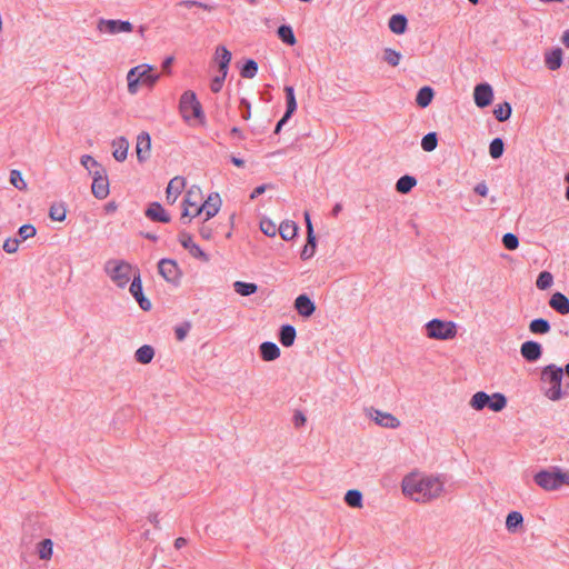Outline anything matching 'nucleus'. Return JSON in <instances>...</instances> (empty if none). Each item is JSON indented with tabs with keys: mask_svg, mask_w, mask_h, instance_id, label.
<instances>
[{
	"mask_svg": "<svg viewBox=\"0 0 569 569\" xmlns=\"http://www.w3.org/2000/svg\"><path fill=\"white\" fill-rule=\"evenodd\" d=\"M402 493L416 502L427 503L445 492V480L440 476L410 473L401 483Z\"/></svg>",
	"mask_w": 569,
	"mask_h": 569,
	"instance_id": "obj_1",
	"label": "nucleus"
},
{
	"mask_svg": "<svg viewBox=\"0 0 569 569\" xmlns=\"http://www.w3.org/2000/svg\"><path fill=\"white\" fill-rule=\"evenodd\" d=\"M152 70L153 67L147 63L131 68L127 73L128 92L137 94L140 84L152 88L160 78V74L152 73Z\"/></svg>",
	"mask_w": 569,
	"mask_h": 569,
	"instance_id": "obj_2",
	"label": "nucleus"
},
{
	"mask_svg": "<svg viewBox=\"0 0 569 569\" xmlns=\"http://www.w3.org/2000/svg\"><path fill=\"white\" fill-rule=\"evenodd\" d=\"M103 270L110 280L120 289L126 288L133 278V273L139 271L129 262L121 259L108 260L103 266Z\"/></svg>",
	"mask_w": 569,
	"mask_h": 569,
	"instance_id": "obj_3",
	"label": "nucleus"
},
{
	"mask_svg": "<svg viewBox=\"0 0 569 569\" xmlns=\"http://www.w3.org/2000/svg\"><path fill=\"white\" fill-rule=\"evenodd\" d=\"M563 378V369L556 366L549 365L541 371V380L549 387L545 390V396L552 400H560L563 396L561 390V381Z\"/></svg>",
	"mask_w": 569,
	"mask_h": 569,
	"instance_id": "obj_4",
	"label": "nucleus"
},
{
	"mask_svg": "<svg viewBox=\"0 0 569 569\" xmlns=\"http://www.w3.org/2000/svg\"><path fill=\"white\" fill-rule=\"evenodd\" d=\"M469 406L477 411L489 408L493 412H500L507 407V398L500 392L488 395L485 391H478L469 400Z\"/></svg>",
	"mask_w": 569,
	"mask_h": 569,
	"instance_id": "obj_5",
	"label": "nucleus"
},
{
	"mask_svg": "<svg viewBox=\"0 0 569 569\" xmlns=\"http://www.w3.org/2000/svg\"><path fill=\"white\" fill-rule=\"evenodd\" d=\"M426 335L430 339L450 340L457 335V325L452 321L432 319L426 323Z\"/></svg>",
	"mask_w": 569,
	"mask_h": 569,
	"instance_id": "obj_6",
	"label": "nucleus"
},
{
	"mask_svg": "<svg viewBox=\"0 0 569 569\" xmlns=\"http://www.w3.org/2000/svg\"><path fill=\"white\" fill-rule=\"evenodd\" d=\"M180 112L184 120H190L191 118L199 119L201 122L204 120L202 107L196 93L190 90L183 92L180 98Z\"/></svg>",
	"mask_w": 569,
	"mask_h": 569,
	"instance_id": "obj_7",
	"label": "nucleus"
},
{
	"mask_svg": "<svg viewBox=\"0 0 569 569\" xmlns=\"http://www.w3.org/2000/svg\"><path fill=\"white\" fill-rule=\"evenodd\" d=\"M97 30L111 36L129 33L133 30V24L124 20L100 19L97 23Z\"/></svg>",
	"mask_w": 569,
	"mask_h": 569,
	"instance_id": "obj_8",
	"label": "nucleus"
},
{
	"mask_svg": "<svg viewBox=\"0 0 569 569\" xmlns=\"http://www.w3.org/2000/svg\"><path fill=\"white\" fill-rule=\"evenodd\" d=\"M201 189L197 186H192L184 196L181 219L184 220L186 218L191 219L198 217V214H194V210L197 207L201 206Z\"/></svg>",
	"mask_w": 569,
	"mask_h": 569,
	"instance_id": "obj_9",
	"label": "nucleus"
},
{
	"mask_svg": "<svg viewBox=\"0 0 569 569\" xmlns=\"http://www.w3.org/2000/svg\"><path fill=\"white\" fill-rule=\"evenodd\" d=\"M92 178V194L100 200L107 198L109 194V181L104 169L102 168L101 170H94Z\"/></svg>",
	"mask_w": 569,
	"mask_h": 569,
	"instance_id": "obj_10",
	"label": "nucleus"
},
{
	"mask_svg": "<svg viewBox=\"0 0 569 569\" xmlns=\"http://www.w3.org/2000/svg\"><path fill=\"white\" fill-rule=\"evenodd\" d=\"M533 479L535 482L543 490L550 491L560 488L559 470L556 472L549 470H541L535 475Z\"/></svg>",
	"mask_w": 569,
	"mask_h": 569,
	"instance_id": "obj_11",
	"label": "nucleus"
},
{
	"mask_svg": "<svg viewBox=\"0 0 569 569\" xmlns=\"http://www.w3.org/2000/svg\"><path fill=\"white\" fill-rule=\"evenodd\" d=\"M129 291L132 295V297L137 300L142 310L148 311L151 309V302L143 296L142 292V281L139 271H136L133 273Z\"/></svg>",
	"mask_w": 569,
	"mask_h": 569,
	"instance_id": "obj_12",
	"label": "nucleus"
},
{
	"mask_svg": "<svg viewBox=\"0 0 569 569\" xmlns=\"http://www.w3.org/2000/svg\"><path fill=\"white\" fill-rule=\"evenodd\" d=\"M159 273L168 282L176 283L179 281L181 272L177 262L172 259H161L158 263Z\"/></svg>",
	"mask_w": 569,
	"mask_h": 569,
	"instance_id": "obj_13",
	"label": "nucleus"
},
{
	"mask_svg": "<svg viewBox=\"0 0 569 569\" xmlns=\"http://www.w3.org/2000/svg\"><path fill=\"white\" fill-rule=\"evenodd\" d=\"M368 417L371 418L377 425L396 429L400 426V421L393 415L389 412H383L375 408L368 409Z\"/></svg>",
	"mask_w": 569,
	"mask_h": 569,
	"instance_id": "obj_14",
	"label": "nucleus"
},
{
	"mask_svg": "<svg viewBox=\"0 0 569 569\" xmlns=\"http://www.w3.org/2000/svg\"><path fill=\"white\" fill-rule=\"evenodd\" d=\"M136 153L139 162H146L150 158L151 153V138L146 131L140 132L137 136Z\"/></svg>",
	"mask_w": 569,
	"mask_h": 569,
	"instance_id": "obj_15",
	"label": "nucleus"
},
{
	"mask_svg": "<svg viewBox=\"0 0 569 569\" xmlns=\"http://www.w3.org/2000/svg\"><path fill=\"white\" fill-rule=\"evenodd\" d=\"M220 204L221 200L219 194H214V197L209 196V198L203 203H201L200 207H197L194 214L201 216L204 213V221H208L219 212Z\"/></svg>",
	"mask_w": 569,
	"mask_h": 569,
	"instance_id": "obj_16",
	"label": "nucleus"
},
{
	"mask_svg": "<svg viewBox=\"0 0 569 569\" xmlns=\"http://www.w3.org/2000/svg\"><path fill=\"white\" fill-rule=\"evenodd\" d=\"M475 103L479 108L488 107L493 99V91L489 83H480L476 86L473 91Z\"/></svg>",
	"mask_w": 569,
	"mask_h": 569,
	"instance_id": "obj_17",
	"label": "nucleus"
},
{
	"mask_svg": "<svg viewBox=\"0 0 569 569\" xmlns=\"http://www.w3.org/2000/svg\"><path fill=\"white\" fill-rule=\"evenodd\" d=\"M305 220L307 224V244L301 251V259L308 260L313 257L316 251V236L313 233V227L308 212H305Z\"/></svg>",
	"mask_w": 569,
	"mask_h": 569,
	"instance_id": "obj_18",
	"label": "nucleus"
},
{
	"mask_svg": "<svg viewBox=\"0 0 569 569\" xmlns=\"http://www.w3.org/2000/svg\"><path fill=\"white\" fill-rule=\"evenodd\" d=\"M179 241L181 246L184 249H187L192 257L201 259L204 262L209 261V257L201 250V248L198 244L193 242L191 234L187 232H181L179 234Z\"/></svg>",
	"mask_w": 569,
	"mask_h": 569,
	"instance_id": "obj_19",
	"label": "nucleus"
},
{
	"mask_svg": "<svg viewBox=\"0 0 569 569\" xmlns=\"http://www.w3.org/2000/svg\"><path fill=\"white\" fill-rule=\"evenodd\" d=\"M186 187V179L177 176L172 178L166 190V198L169 203H174Z\"/></svg>",
	"mask_w": 569,
	"mask_h": 569,
	"instance_id": "obj_20",
	"label": "nucleus"
},
{
	"mask_svg": "<svg viewBox=\"0 0 569 569\" xmlns=\"http://www.w3.org/2000/svg\"><path fill=\"white\" fill-rule=\"evenodd\" d=\"M520 353L527 361L533 362L541 357L542 348L536 341H526L521 345Z\"/></svg>",
	"mask_w": 569,
	"mask_h": 569,
	"instance_id": "obj_21",
	"label": "nucleus"
},
{
	"mask_svg": "<svg viewBox=\"0 0 569 569\" xmlns=\"http://www.w3.org/2000/svg\"><path fill=\"white\" fill-rule=\"evenodd\" d=\"M129 146V141L124 137L113 139L111 142L113 158L119 162H123L128 157Z\"/></svg>",
	"mask_w": 569,
	"mask_h": 569,
	"instance_id": "obj_22",
	"label": "nucleus"
},
{
	"mask_svg": "<svg viewBox=\"0 0 569 569\" xmlns=\"http://www.w3.org/2000/svg\"><path fill=\"white\" fill-rule=\"evenodd\" d=\"M295 308L300 316L306 318L310 317L316 310L315 303L307 295H300L296 298Z\"/></svg>",
	"mask_w": 569,
	"mask_h": 569,
	"instance_id": "obj_23",
	"label": "nucleus"
},
{
	"mask_svg": "<svg viewBox=\"0 0 569 569\" xmlns=\"http://www.w3.org/2000/svg\"><path fill=\"white\" fill-rule=\"evenodd\" d=\"M549 306L560 315L569 313V299L561 292H555L551 296Z\"/></svg>",
	"mask_w": 569,
	"mask_h": 569,
	"instance_id": "obj_24",
	"label": "nucleus"
},
{
	"mask_svg": "<svg viewBox=\"0 0 569 569\" xmlns=\"http://www.w3.org/2000/svg\"><path fill=\"white\" fill-rule=\"evenodd\" d=\"M562 50L560 48H555L550 51H547L545 53V64L546 67L551 70H558L562 64Z\"/></svg>",
	"mask_w": 569,
	"mask_h": 569,
	"instance_id": "obj_25",
	"label": "nucleus"
},
{
	"mask_svg": "<svg viewBox=\"0 0 569 569\" xmlns=\"http://www.w3.org/2000/svg\"><path fill=\"white\" fill-rule=\"evenodd\" d=\"M146 216L153 220L159 222H169L170 217L166 212V210L162 208V206L158 202L151 203L148 209L146 210Z\"/></svg>",
	"mask_w": 569,
	"mask_h": 569,
	"instance_id": "obj_26",
	"label": "nucleus"
},
{
	"mask_svg": "<svg viewBox=\"0 0 569 569\" xmlns=\"http://www.w3.org/2000/svg\"><path fill=\"white\" fill-rule=\"evenodd\" d=\"M216 60L218 61L219 73L227 74L231 61V52L224 46H219L216 49Z\"/></svg>",
	"mask_w": 569,
	"mask_h": 569,
	"instance_id": "obj_27",
	"label": "nucleus"
},
{
	"mask_svg": "<svg viewBox=\"0 0 569 569\" xmlns=\"http://www.w3.org/2000/svg\"><path fill=\"white\" fill-rule=\"evenodd\" d=\"M259 350L260 356L264 361H273L280 357V349L274 342H262Z\"/></svg>",
	"mask_w": 569,
	"mask_h": 569,
	"instance_id": "obj_28",
	"label": "nucleus"
},
{
	"mask_svg": "<svg viewBox=\"0 0 569 569\" xmlns=\"http://www.w3.org/2000/svg\"><path fill=\"white\" fill-rule=\"evenodd\" d=\"M407 18L403 14H393L389 19V29L396 34H402L407 30Z\"/></svg>",
	"mask_w": 569,
	"mask_h": 569,
	"instance_id": "obj_29",
	"label": "nucleus"
},
{
	"mask_svg": "<svg viewBox=\"0 0 569 569\" xmlns=\"http://www.w3.org/2000/svg\"><path fill=\"white\" fill-rule=\"evenodd\" d=\"M154 357V349L149 345H143L134 352V359L141 365H148Z\"/></svg>",
	"mask_w": 569,
	"mask_h": 569,
	"instance_id": "obj_30",
	"label": "nucleus"
},
{
	"mask_svg": "<svg viewBox=\"0 0 569 569\" xmlns=\"http://www.w3.org/2000/svg\"><path fill=\"white\" fill-rule=\"evenodd\" d=\"M296 329L291 325H284L280 328L279 340L282 346L291 347L296 339Z\"/></svg>",
	"mask_w": 569,
	"mask_h": 569,
	"instance_id": "obj_31",
	"label": "nucleus"
},
{
	"mask_svg": "<svg viewBox=\"0 0 569 569\" xmlns=\"http://www.w3.org/2000/svg\"><path fill=\"white\" fill-rule=\"evenodd\" d=\"M298 226L290 220H286L278 227V232L286 241L293 239L297 236Z\"/></svg>",
	"mask_w": 569,
	"mask_h": 569,
	"instance_id": "obj_32",
	"label": "nucleus"
},
{
	"mask_svg": "<svg viewBox=\"0 0 569 569\" xmlns=\"http://www.w3.org/2000/svg\"><path fill=\"white\" fill-rule=\"evenodd\" d=\"M523 517L519 511H511L506 518V528L509 532H517L522 527Z\"/></svg>",
	"mask_w": 569,
	"mask_h": 569,
	"instance_id": "obj_33",
	"label": "nucleus"
},
{
	"mask_svg": "<svg viewBox=\"0 0 569 569\" xmlns=\"http://www.w3.org/2000/svg\"><path fill=\"white\" fill-rule=\"evenodd\" d=\"M38 556L41 560H50L53 555V542L51 539H43L37 546Z\"/></svg>",
	"mask_w": 569,
	"mask_h": 569,
	"instance_id": "obj_34",
	"label": "nucleus"
},
{
	"mask_svg": "<svg viewBox=\"0 0 569 569\" xmlns=\"http://www.w3.org/2000/svg\"><path fill=\"white\" fill-rule=\"evenodd\" d=\"M433 98V90L430 87H422L416 97V103L421 107L426 108L428 107Z\"/></svg>",
	"mask_w": 569,
	"mask_h": 569,
	"instance_id": "obj_35",
	"label": "nucleus"
},
{
	"mask_svg": "<svg viewBox=\"0 0 569 569\" xmlns=\"http://www.w3.org/2000/svg\"><path fill=\"white\" fill-rule=\"evenodd\" d=\"M233 289L238 295L248 297L257 292L258 286L253 282L236 281Z\"/></svg>",
	"mask_w": 569,
	"mask_h": 569,
	"instance_id": "obj_36",
	"label": "nucleus"
},
{
	"mask_svg": "<svg viewBox=\"0 0 569 569\" xmlns=\"http://www.w3.org/2000/svg\"><path fill=\"white\" fill-rule=\"evenodd\" d=\"M529 330L535 335H546L550 331V323L546 319L538 318L530 322Z\"/></svg>",
	"mask_w": 569,
	"mask_h": 569,
	"instance_id": "obj_37",
	"label": "nucleus"
},
{
	"mask_svg": "<svg viewBox=\"0 0 569 569\" xmlns=\"http://www.w3.org/2000/svg\"><path fill=\"white\" fill-rule=\"evenodd\" d=\"M417 180L411 176H402L396 183V189L400 193H408L415 186Z\"/></svg>",
	"mask_w": 569,
	"mask_h": 569,
	"instance_id": "obj_38",
	"label": "nucleus"
},
{
	"mask_svg": "<svg viewBox=\"0 0 569 569\" xmlns=\"http://www.w3.org/2000/svg\"><path fill=\"white\" fill-rule=\"evenodd\" d=\"M346 503L351 508L362 507V493L357 489L348 490L345 495Z\"/></svg>",
	"mask_w": 569,
	"mask_h": 569,
	"instance_id": "obj_39",
	"label": "nucleus"
},
{
	"mask_svg": "<svg viewBox=\"0 0 569 569\" xmlns=\"http://www.w3.org/2000/svg\"><path fill=\"white\" fill-rule=\"evenodd\" d=\"M49 217L53 221L62 222L67 217V209L63 203H53L49 209Z\"/></svg>",
	"mask_w": 569,
	"mask_h": 569,
	"instance_id": "obj_40",
	"label": "nucleus"
},
{
	"mask_svg": "<svg viewBox=\"0 0 569 569\" xmlns=\"http://www.w3.org/2000/svg\"><path fill=\"white\" fill-rule=\"evenodd\" d=\"M278 37L287 44L293 46L297 40L295 37V33L292 31V28L290 26L282 24L278 28Z\"/></svg>",
	"mask_w": 569,
	"mask_h": 569,
	"instance_id": "obj_41",
	"label": "nucleus"
},
{
	"mask_svg": "<svg viewBox=\"0 0 569 569\" xmlns=\"http://www.w3.org/2000/svg\"><path fill=\"white\" fill-rule=\"evenodd\" d=\"M511 106L509 102H503L502 104H498L493 114L496 119L500 122H503L508 120L511 116Z\"/></svg>",
	"mask_w": 569,
	"mask_h": 569,
	"instance_id": "obj_42",
	"label": "nucleus"
},
{
	"mask_svg": "<svg viewBox=\"0 0 569 569\" xmlns=\"http://www.w3.org/2000/svg\"><path fill=\"white\" fill-rule=\"evenodd\" d=\"M286 99H287V117H291L297 109V101L295 97V90L292 87H284Z\"/></svg>",
	"mask_w": 569,
	"mask_h": 569,
	"instance_id": "obj_43",
	"label": "nucleus"
},
{
	"mask_svg": "<svg viewBox=\"0 0 569 569\" xmlns=\"http://www.w3.org/2000/svg\"><path fill=\"white\" fill-rule=\"evenodd\" d=\"M438 146V138L436 132L427 133L421 140V148L427 151H433Z\"/></svg>",
	"mask_w": 569,
	"mask_h": 569,
	"instance_id": "obj_44",
	"label": "nucleus"
},
{
	"mask_svg": "<svg viewBox=\"0 0 569 569\" xmlns=\"http://www.w3.org/2000/svg\"><path fill=\"white\" fill-rule=\"evenodd\" d=\"M553 283V276L549 271H542L539 273L536 286L540 290L549 289Z\"/></svg>",
	"mask_w": 569,
	"mask_h": 569,
	"instance_id": "obj_45",
	"label": "nucleus"
},
{
	"mask_svg": "<svg viewBox=\"0 0 569 569\" xmlns=\"http://www.w3.org/2000/svg\"><path fill=\"white\" fill-rule=\"evenodd\" d=\"M383 60L391 67H397L400 63L401 53L391 48H386L383 50Z\"/></svg>",
	"mask_w": 569,
	"mask_h": 569,
	"instance_id": "obj_46",
	"label": "nucleus"
},
{
	"mask_svg": "<svg viewBox=\"0 0 569 569\" xmlns=\"http://www.w3.org/2000/svg\"><path fill=\"white\" fill-rule=\"evenodd\" d=\"M10 183L16 187L18 190L24 191L27 190V182L24 181L21 172L19 170L10 171Z\"/></svg>",
	"mask_w": 569,
	"mask_h": 569,
	"instance_id": "obj_47",
	"label": "nucleus"
},
{
	"mask_svg": "<svg viewBox=\"0 0 569 569\" xmlns=\"http://www.w3.org/2000/svg\"><path fill=\"white\" fill-rule=\"evenodd\" d=\"M260 230L268 237H274L278 232V227L272 220L263 218L260 221Z\"/></svg>",
	"mask_w": 569,
	"mask_h": 569,
	"instance_id": "obj_48",
	"label": "nucleus"
},
{
	"mask_svg": "<svg viewBox=\"0 0 569 569\" xmlns=\"http://www.w3.org/2000/svg\"><path fill=\"white\" fill-rule=\"evenodd\" d=\"M80 162L91 174H93L94 170L102 169L98 161L90 154H83Z\"/></svg>",
	"mask_w": 569,
	"mask_h": 569,
	"instance_id": "obj_49",
	"label": "nucleus"
},
{
	"mask_svg": "<svg viewBox=\"0 0 569 569\" xmlns=\"http://www.w3.org/2000/svg\"><path fill=\"white\" fill-rule=\"evenodd\" d=\"M489 153L493 159H498L503 153V141L501 138H495L489 146Z\"/></svg>",
	"mask_w": 569,
	"mask_h": 569,
	"instance_id": "obj_50",
	"label": "nucleus"
},
{
	"mask_svg": "<svg viewBox=\"0 0 569 569\" xmlns=\"http://www.w3.org/2000/svg\"><path fill=\"white\" fill-rule=\"evenodd\" d=\"M258 71V63L254 60H248L243 68L241 69V77L247 79H252Z\"/></svg>",
	"mask_w": 569,
	"mask_h": 569,
	"instance_id": "obj_51",
	"label": "nucleus"
},
{
	"mask_svg": "<svg viewBox=\"0 0 569 569\" xmlns=\"http://www.w3.org/2000/svg\"><path fill=\"white\" fill-rule=\"evenodd\" d=\"M37 233V230L34 228V226L30 224V223H27V224H23L19 228L18 230V234L20 237V241H24V240H28L30 238H33Z\"/></svg>",
	"mask_w": 569,
	"mask_h": 569,
	"instance_id": "obj_52",
	"label": "nucleus"
},
{
	"mask_svg": "<svg viewBox=\"0 0 569 569\" xmlns=\"http://www.w3.org/2000/svg\"><path fill=\"white\" fill-rule=\"evenodd\" d=\"M502 243L508 250H516L519 246L518 237L511 232L503 234Z\"/></svg>",
	"mask_w": 569,
	"mask_h": 569,
	"instance_id": "obj_53",
	"label": "nucleus"
},
{
	"mask_svg": "<svg viewBox=\"0 0 569 569\" xmlns=\"http://www.w3.org/2000/svg\"><path fill=\"white\" fill-rule=\"evenodd\" d=\"M179 7H184V8H193V7H197V8H201L203 10H207V11H211L213 10V6L211 4H208V3H204V2H200V1H196V0H183V1H180L178 3Z\"/></svg>",
	"mask_w": 569,
	"mask_h": 569,
	"instance_id": "obj_54",
	"label": "nucleus"
},
{
	"mask_svg": "<svg viewBox=\"0 0 569 569\" xmlns=\"http://www.w3.org/2000/svg\"><path fill=\"white\" fill-rule=\"evenodd\" d=\"M20 240L17 238H8L3 243V250L7 253H16L19 249Z\"/></svg>",
	"mask_w": 569,
	"mask_h": 569,
	"instance_id": "obj_55",
	"label": "nucleus"
},
{
	"mask_svg": "<svg viewBox=\"0 0 569 569\" xmlns=\"http://www.w3.org/2000/svg\"><path fill=\"white\" fill-rule=\"evenodd\" d=\"M226 77L227 74L219 73L217 77L212 79L210 84V89L212 92L218 93L221 91Z\"/></svg>",
	"mask_w": 569,
	"mask_h": 569,
	"instance_id": "obj_56",
	"label": "nucleus"
},
{
	"mask_svg": "<svg viewBox=\"0 0 569 569\" xmlns=\"http://www.w3.org/2000/svg\"><path fill=\"white\" fill-rule=\"evenodd\" d=\"M207 221H203L202 226L199 229V233L202 239L209 240L212 237L213 229L210 224L206 223Z\"/></svg>",
	"mask_w": 569,
	"mask_h": 569,
	"instance_id": "obj_57",
	"label": "nucleus"
},
{
	"mask_svg": "<svg viewBox=\"0 0 569 569\" xmlns=\"http://www.w3.org/2000/svg\"><path fill=\"white\" fill-rule=\"evenodd\" d=\"M307 421L306 416L301 411H297L293 416V425L296 428L302 427Z\"/></svg>",
	"mask_w": 569,
	"mask_h": 569,
	"instance_id": "obj_58",
	"label": "nucleus"
},
{
	"mask_svg": "<svg viewBox=\"0 0 569 569\" xmlns=\"http://www.w3.org/2000/svg\"><path fill=\"white\" fill-rule=\"evenodd\" d=\"M475 192L481 197H486L488 194V187L485 182H479L475 187Z\"/></svg>",
	"mask_w": 569,
	"mask_h": 569,
	"instance_id": "obj_59",
	"label": "nucleus"
},
{
	"mask_svg": "<svg viewBox=\"0 0 569 569\" xmlns=\"http://www.w3.org/2000/svg\"><path fill=\"white\" fill-rule=\"evenodd\" d=\"M268 188V184H261L253 189L250 194V199H256L258 196L262 194Z\"/></svg>",
	"mask_w": 569,
	"mask_h": 569,
	"instance_id": "obj_60",
	"label": "nucleus"
},
{
	"mask_svg": "<svg viewBox=\"0 0 569 569\" xmlns=\"http://www.w3.org/2000/svg\"><path fill=\"white\" fill-rule=\"evenodd\" d=\"M290 119V117H287V112L283 114V117L279 120V122L276 126L274 133H279L282 126Z\"/></svg>",
	"mask_w": 569,
	"mask_h": 569,
	"instance_id": "obj_61",
	"label": "nucleus"
},
{
	"mask_svg": "<svg viewBox=\"0 0 569 569\" xmlns=\"http://www.w3.org/2000/svg\"><path fill=\"white\" fill-rule=\"evenodd\" d=\"M148 520L156 527L159 528V515L158 513H150L148 517Z\"/></svg>",
	"mask_w": 569,
	"mask_h": 569,
	"instance_id": "obj_62",
	"label": "nucleus"
},
{
	"mask_svg": "<svg viewBox=\"0 0 569 569\" xmlns=\"http://www.w3.org/2000/svg\"><path fill=\"white\" fill-rule=\"evenodd\" d=\"M559 477H560V479H559L560 487L563 483L569 485V473L559 471Z\"/></svg>",
	"mask_w": 569,
	"mask_h": 569,
	"instance_id": "obj_63",
	"label": "nucleus"
},
{
	"mask_svg": "<svg viewBox=\"0 0 569 569\" xmlns=\"http://www.w3.org/2000/svg\"><path fill=\"white\" fill-rule=\"evenodd\" d=\"M562 43L569 48V30H566L561 37Z\"/></svg>",
	"mask_w": 569,
	"mask_h": 569,
	"instance_id": "obj_64",
	"label": "nucleus"
}]
</instances>
